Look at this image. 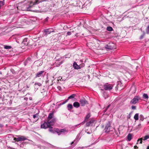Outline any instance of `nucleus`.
Instances as JSON below:
<instances>
[{
	"mask_svg": "<svg viewBox=\"0 0 149 149\" xmlns=\"http://www.w3.org/2000/svg\"><path fill=\"white\" fill-rule=\"evenodd\" d=\"M56 121V119L55 118H53L52 120L49 119L47 120V122L45 121L44 123L42 124V126L44 127H45V126L47 127H49V126L50 125H53Z\"/></svg>",
	"mask_w": 149,
	"mask_h": 149,
	"instance_id": "nucleus-1",
	"label": "nucleus"
},
{
	"mask_svg": "<svg viewBox=\"0 0 149 149\" xmlns=\"http://www.w3.org/2000/svg\"><path fill=\"white\" fill-rule=\"evenodd\" d=\"M115 47V45L113 43H110L106 45L104 48L108 50H112Z\"/></svg>",
	"mask_w": 149,
	"mask_h": 149,
	"instance_id": "nucleus-2",
	"label": "nucleus"
},
{
	"mask_svg": "<svg viewBox=\"0 0 149 149\" xmlns=\"http://www.w3.org/2000/svg\"><path fill=\"white\" fill-rule=\"evenodd\" d=\"M113 87L112 85L109 84H104L103 86L104 89L105 90L110 91L112 88Z\"/></svg>",
	"mask_w": 149,
	"mask_h": 149,
	"instance_id": "nucleus-3",
	"label": "nucleus"
},
{
	"mask_svg": "<svg viewBox=\"0 0 149 149\" xmlns=\"http://www.w3.org/2000/svg\"><path fill=\"white\" fill-rule=\"evenodd\" d=\"M96 123L95 120L93 118H92L90 120L87 122L86 124V125L87 127H89L92 126L94 124Z\"/></svg>",
	"mask_w": 149,
	"mask_h": 149,
	"instance_id": "nucleus-4",
	"label": "nucleus"
},
{
	"mask_svg": "<svg viewBox=\"0 0 149 149\" xmlns=\"http://www.w3.org/2000/svg\"><path fill=\"white\" fill-rule=\"evenodd\" d=\"M139 100V97L137 96H135L131 100L130 103L131 104H135L138 102Z\"/></svg>",
	"mask_w": 149,
	"mask_h": 149,
	"instance_id": "nucleus-5",
	"label": "nucleus"
},
{
	"mask_svg": "<svg viewBox=\"0 0 149 149\" xmlns=\"http://www.w3.org/2000/svg\"><path fill=\"white\" fill-rule=\"evenodd\" d=\"M79 102L82 106H84L88 104V101L84 98L80 99Z\"/></svg>",
	"mask_w": 149,
	"mask_h": 149,
	"instance_id": "nucleus-6",
	"label": "nucleus"
},
{
	"mask_svg": "<svg viewBox=\"0 0 149 149\" xmlns=\"http://www.w3.org/2000/svg\"><path fill=\"white\" fill-rule=\"evenodd\" d=\"M52 125H50V126H49V127H46L47 126H45V127H44L42 126V124L41 125V128H44L45 129H46L48 128H49V131L52 133H54V131L53 130V127H52Z\"/></svg>",
	"mask_w": 149,
	"mask_h": 149,
	"instance_id": "nucleus-7",
	"label": "nucleus"
},
{
	"mask_svg": "<svg viewBox=\"0 0 149 149\" xmlns=\"http://www.w3.org/2000/svg\"><path fill=\"white\" fill-rule=\"evenodd\" d=\"M111 126L109 124H107L105 126L104 129L105 132H108L110 131Z\"/></svg>",
	"mask_w": 149,
	"mask_h": 149,
	"instance_id": "nucleus-8",
	"label": "nucleus"
},
{
	"mask_svg": "<svg viewBox=\"0 0 149 149\" xmlns=\"http://www.w3.org/2000/svg\"><path fill=\"white\" fill-rule=\"evenodd\" d=\"M27 139L26 137L24 136H19L18 137V142L24 141Z\"/></svg>",
	"mask_w": 149,
	"mask_h": 149,
	"instance_id": "nucleus-9",
	"label": "nucleus"
},
{
	"mask_svg": "<svg viewBox=\"0 0 149 149\" xmlns=\"http://www.w3.org/2000/svg\"><path fill=\"white\" fill-rule=\"evenodd\" d=\"M42 2V1H40L39 0H36L35 1L33 2L32 1H31L30 2V4H32L33 5H35L36 4H39V3L41 2Z\"/></svg>",
	"mask_w": 149,
	"mask_h": 149,
	"instance_id": "nucleus-10",
	"label": "nucleus"
},
{
	"mask_svg": "<svg viewBox=\"0 0 149 149\" xmlns=\"http://www.w3.org/2000/svg\"><path fill=\"white\" fill-rule=\"evenodd\" d=\"M44 71H41L39 72L36 74V77H39L42 76V74L44 72Z\"/></svg>",
	"mask_w": 149,
	"mask_h": 149,
	"instance_id": "nucleus-11",
	"label": "nucleus"
},
{
	"mask_svg": "<svg viewBox=\"0 0 149 149\" xmlns=\"http://www.w3.org/2000/svg\"><path fill=\"white\" fill-rule=\"evenodd\" d=\"M73 66L74 69H75L78 70L81 69V67H80V66L77 65L76 62H74V63Z\"/></svg>",
	"mask_w": 149,
	"mask_h": 149,
	"instance_id": "nucleus-12",
	"label": "nucleus"
},
{
	"mask_svg": "<svg viewBox=\"0 0 149 149\" xmlns=\"http://www.w3.org/2000/svg\"><path fill=\"white\" fill-rule=\"evenodd\" d=\"M73 106L74 107L78 108L79 107L80 104L78 102H75L73 104Z\"/></svg>",
	"mask_w": 149,
	"mask_h": 149,
	"instance_id": "nucleus-13",
	"label": "nucleus"
},
{
	"mask_svg": "<svg viewBox=\"0 0 149 149\" xmlns=\"http://www.w3.org/2000/svg\"><path fill=\"white\" fill-rule=\"evenodd\" d=\"M54 116V113L53 112L50 113L49 115L48 116L47 120L52 119L53 117Z\"/></svg>",
	"mask_w": 149,
	"mask_h": 149,
	"instance_id": "nucleus-14",
	"label": "nucleus"
},
{
	"mask_svg": "<svg viewBox=\"0 0 149 149\" xmlns=\"http://www.w3.org/2000/svg\"><path fill=\"white\" fill-rule=\"evenodd\" d=\"M54 31H52L50 30V29H46L45 30V32L46 33V34H49L50 33L52 32H54Z\"/></svg>",
	"mask_w": 149,
	"mask_h": 149,
	"instance_id": "nucleus-15",
	"label": "nucleus"
},
{
	"mask_svg": "<svg viewBox=\"0 0 149 149\" xmlns=\"http://www.w3.org/2000/svg\"><path fill=\"white\" fill-rule=\"evenodd\" d=\"M27 40L28 39L26 38L24 39L22 43H23L25 45H28Z\"/></svg>",
	"mask_w": 149,
	"mask_h": 149,
	"instance_id": "nucleus-16",
	"label": "nucleus"
},
{
	"mask_svg": "<svg viewBox=\"0 0 149 149\" xmlns=\"http://www.w3.org/2000/svg\"><path fill=\"white\" fill-rule=\"evenodd\" d=\"M134 118L136 120H137L139 119V114L136 113L134 116Z\"/></svg>",
	"mask_w": 149,
	"mask_h": 149,
	"instance_id": "nucleus-17",
	"label": "nucleus"
},
{
	"mask_svg": "<svg viewBox=\"0 0 149 149\" xmlns=\"http://www.w3.org/2000/svg\"><path fill=\"white\" fill-rule=\"evenodd\" d=\"M91 114L90 113H88L85 117V121H86V120H87L88 118H89L91 117Z\"/></svg>",
	"mask_w": 149,
	"mask_h": 149,
	"instance_id": "nucleus-18",
	"label": "nucleus"
},
{
	"mask_svg": "<svg viewBox=\"0 0 149 149\" xmlns=\"http://www.w3.org/2000/svg\"><path fill=\"white\" fill-rule=\"evenodd\" d=\"M132 135L130 134H129L127 136V139L128 141H130L132 139Z\"/></svg>",
	"mask_w": 149,
	"mask_h": 149,
	"instance_id": "nucleus-19",
	"label": "nucleus"
},
{
	"mask_svg": "<svg viewBox=\"0 0 149 149\" xmlns=\"http://www.w3.org/2000/svg\"><path fill=\"white\" fill-rule=\"evenodd\" d=\"M67 107L68 110H70L72 109L73 106L72 104H69L68 105Z\"/></svg>",
	"mask_w": 149,
	"mask_h": 149,
	"instance_id": "nucleus-20",
	"label": "nucleus"
},
{
	"mask_svg": "<svg viewBox=\"0 0 149 149\" xmlns=\"http://www.w3.org/2000/svg\"><path fill=\"white\" fill-rule=\"evenodd\" d=\"M141 138H142L143 140L145 141L149 138V136L146 135L144 137H143Z\"/></svg>",
	"mask_w": 149,
	"mask_h": 149,
	"instance_id": "nucleus-21",
	"label": "nucleus"
},
{
	"mask_svg": "<svg viewBox=\"0 0 149 149\" xmlns=\"http://www.w3.org/2000/svg\"><path fill=\"white\" fill-rule=\"evenodd\" d=\"M76 96V95L75 94H74L68 97V99H71L72 98H74L75 96Z\"/></svg>",
	"mask_w": 149,
	"mask_h": 149,
	"instance_id": "nucleus-22",
	"label": "nucleus"
},
{
	"mask_svg": "<svg viewBox=\"0 0 149 149\" xmlns=\"http://www.w3.org/2000/svg\"><path fill=\"white\" fill-rule=\"evenodd\" d=\"M143 97L144 99H148V95L146 93H144L143 95Z\"/></svg>",
	"mask_w": 149,
	"mask_h": 149,
	"instance_id": "nucleus-23",
	"label": "nucleus"
},
{
	"mask_svg": "<svg viewBox=\"0 0 149 149\" xmlns=\"http://www.w3.org/2000/svg\"><path fill=\"white\" fill-rule=\"evenodd\" d=\"M113 29L112 27L111 26H108L107 28V30L109 31H111L113 30Z\"/></svg>",
	"mask_w": 149,
	"mask_h": 149,
	"instance_id": "nucleus-24",
	"label": "nucleus"
},
{
	"mask_svg": "<svg viewBox=\"0 0 149 149\" xmlns=\"http://www.w3.org/2000/svg\"><path fill=\"white\" fill-rule=\"evenodd\" d=\"M4 48L6 49H10L11 48V47L9 46L5 45Z\"/></svg>",
	"mask_w": 149,
	"mask_h": 149,
	"instance_id": "nucleus-25",
	"label": "nucleus"
},
{
	"mask_svg": "<svg viewBox=\"0 0 149 149\" xmlns=\"http://www.w3.org/2000/svg\"><path fill=\"white\" fill-rule=\"evenodd\" d=\"M144 119L143 116L142 115H140V119L141 121H143Z\"/></svg>",
	"mask_w": 149,
	"mask_h": 149,
	"instance_id": "nucleus-26",
	"label": "nucleus"
},
{
	"mask_svg": "<svg viewBox=\"0 0 149 149\" xmlns=\"http://www.w3.org/2000/svg\"><path fill=\"white\" fill-rule=\"evenodd\" d=\"M33 118L35 119L36 118H38V113H36L34 115H33Z\"/></svg>",
	"mask_w": 149,
	"mask_h": 149,
	"instance_id": "nucleus-27",
	"label": "nucleus"
},
{
	"mask_svg": "<svg viewBox=\"0 0 149 149\" xmlns=\"http://www.w3.org/2000/svg\"><path fill=\"white\" fill-rule=\"evenodd\" d=\"M4 4V3L3 1H0V8L3 6Z\"/></svg>",
	"mask_w": 149,
	"mask_h": 149,
	"instance_id": "nucleus-28",
	"label": "nucleus"
},
{
	"mask_svg": "<svg viewBox=\"0 0 149 149\" xmlns=\"http://www.w3.org/2000/svg\"><path fill=\"white\" fill-rule=\"evenodd\" d=\"M88 45L89 46H92L93 47L95 45L94 43H93L92 42H90L88 43Z\"/></svg>",
	"mask_w": 149,
	"mask_h": 149,
	"instance_id": "nucleus-29",
	"label": "nucleus"
},
{
	"mask_svg": "<svg viewBox=\"0 0 149 149\" xmlns=\"http://www.w3.org/2000/svg\"><path fill=\"white\" fill-rule=\"evenodd\" d=\"M146 32L147 34L149 33V25L146 28Z\"/></svg>",
	"mask_w": 149,
	"mask_h": 149,
	"instance_id": "nucleus-30",
	"label": "nucleus"
},
{
	"mask_svg": "<svg viewBox=\"0 0 149 149\" xmlns=\"http://www.w3.org/2000/svg\"><path fill=\"white\" fill-rule=\"evenodd\" d=\"M34 85L35 86L38 85L39 86H42V84L40 83H36Z\"/></svg>",
	"mask_w": 149,
	"mask_h": 149,
	"instance_id": "nucleus-31",
	"label": "nucleus"
},
{
	"mask_svg": "<svg viewBox=\"0 0 149 149\" xmlns=\"http://www.w3.org/2000/svg\"><path fill=\"white\" fill-rule=\"evenodd\" d=\"M142 140H143L142 138H140V139H138L137 140V141L138 142L139 141H140V143L141 144V143H142Z\"/></svg>",
	"mask_w": 149,
	"mask_h": 149,
	"instance_id": "nucleus-32",
	"label": "nucleus"
},
{
	"mask_svg": "<svg viewBox=\"0 0 149 149\" xmlns=\"http://www.w3.org/2000/svg\"><path fill=\"white\" fill-rule=\"evenodd\" d=\"M66 131V130L64 129L60 130V133L64 132Z\"/></svg>",
	"mask_w": 149,
	"mask_h": 149,
	"instance_id": "nucleus-33",
	"label": "nucleus"
},
{
	"mask_svg": "<svg viewBox=\"0 0 149 149\" xmlns=\"http://www.w3.org/2000/svg\"><path fill=\"white\" fill-rule=\"evenodd\" d=\"M30 59L29 58H27V59L26 60V61H25V62H24V63H25V65H26L27 64V62H28V61H29L30 60Z\"/></svg>",
	"mask_w": 149,
	"mask_h": 149,
	"instance_id": "nucleus-34",
	"label": "nucleus"
},
{
	"mask_svg": "<svg viewBox=\"0 0 149 149\" xmlns=\"http://www.w3.org/2000/svg\"><path fill=\"white\" fill-rule=\"evenodd\" d=\"M110 104L109 105L107 106V107H106V109L104 111V112H105L107 111V110L110 107Z\"/></svg>",
	"mask_w": 149,
	"mask_h": 149,
	"instance_id": "nucleus-35",
	"label": "nucleus"
},
{
	"mask_svg": "<svg viewBox=\"0 0 149 149\" xmlns=\"http://www.w3.org/2000/svg\"><path fill=\"white\" fill-rule=\"evenodd\" d=\"M55 132H56L57 133L59 134V133H60V130L58 129H56ZM59 134H58V135Z\"/></svg>",
	"mask_w": 149,
	"mask_h": 149,
	"instance_id": "nucleus-36",
	"label": "nucleus"
},
{
	"mask_svg": "<svg viewBox=\"0 0 149 149\" xmlns=\"http://www.w3.org/2000/svg\"><path fill=\"white\" fill-rule=\"evenodd\" d=\"M14 140L18 142V138L14 137Z\"/></svg>",
	"mask_w": 149,
	"mask_h": 149,
	"instance_id": "nucleus-37",
	"label": "nucleus"
},
{
	"mask_svg": "<svg viewBox=\"0 0 149 149\" xmlns=\"http://www.w3.org/2000/svg\"><path fill=\"white\" fill-rule=\"evenodd\" d=\"M132 109L135 110V109H136V107L135 106H132Z\"/></svg>",
	"mask_w": 149,
	"mask_h": 149,
	"instance_id": "nucleus-38",
	"label": "nucleus"
},
{
	"mask_svg": "<svg viewBox=\"0 0 149 149\" xmlns=\"http://www.w3.org/2000/svg\"><path fill=\"white\" fill-rule=\"evenodd\" d=\"M67 34L68 35H70L71 34V31L70 32H68L67 33Z\"/></svg>",
	"mask_w": 149,
	"mask_h": 149,
	"instance_id": "nucleus-39",
	"label": "nucleus"
},
{
	"mask_svg": "<svg viewBox=\"0 0 149 149\" xmlns=\"http://www.w3.org/2000/svg\"><path fill=\"white\" fill-rule=\"evenodd\" d=\"M75 141H72V142L70 144L71 145H72V144H73L74 143V142Z\"/></svg>",
	"mask_w": 149,
	"mask_h": 149,
	"instance_id": "nucleus-40",
	"label": "nucleus"
},
{
	"mask_svg": "<svg viewBox=\"0 0 149 149\" xmlns=\"http://www.w3.org/2000/svg\"><path fill=\"white\" fill-rule=\"evenodd\" d=\"M134 148L135 149H137V148H138V147H137V146H134Z\"/></svg>",
	"mask_w": 149,
	"mask_h": 149,
	"instance_id": "nucleus-41",
	"label": "nucleus"
},
{
	"mask_svg": "<svg viewBox=\"0 0 149 149\" xmlns=\"http://www.w3.org/2000/svg\"><path fill=\"white\" fill-rule=\"evenodd\" d=\"M69 99H68H68L66 100L65 102L64 103H65L66 102H68V100Z\"/></svg>",
	"mask_w": 149,
	"mask_h": 149,
	"instance_id": "nucleus-42",
	"label": "nucleus"
},
{
	"mask_svg": "<svg viewBox=\"0 0 149 149\" xmlns=\"http://www.w3.org/2000/svg\"><path fill=\"white\" fill-rule=\"evenodd\" d=\"M3 126V125L1 124H0V127H2Z\"/></svg>",
	"mask_w": 149,
	"mask_h": 149,
	"instance_id": "nucleus-43",
	"label": "nucleus"
},
{
	"mask_svg": "<svg viewBox=\"0 0 149 149\" xmlns=\"http://www.w3.org/2000/svg\"><path fill=\"white\" fill-rule=\"evenodd\" d=\"M141 124H139V125H138V126L139 127L140 126H141Z\"/></svg>",
	"mask_w": 149,
	"mask_h": 149,
	"instance_id": "nucleus-44",
	"label": "nucleus"
},
{
	"mask_svg": "<svg viewBox=\"0 0 149 149\" xmlns=\"http://www.w3.org/2000/svg\"><path fill=\"white\" fill-rule=\"evenodd\" d=\"M147 149H149V146L147 147Z\"/></svg>",
	"mask_w": 149,
	"mask_h": 149,
	"instance_id": "nucleus-45",
	"label": "nucleus"
},
{
	"mask_svg": "<svg viewBox=\"0 0 149 149\" xmlns=\"http://www.w3.org/2000/svg\"><path fill=\"white\" fill-rule=\"evenodd\" d=\"M143 36L141 37V39H142L143 38Z\"/></svg>",
	"mask_w": 149,
	"mask_h": 149,
	"instance_id": "nucleus-46",
	"label": "nucleus"
},
{
	"mask_svg": "<svg viewBox=\"0 0 149 149\" xmlns=\"http://www.w3.org/2000/svg\"><path fill=\"white\" fill-rule=\"evenodd\" d=\"M27 88H29V86H27Z\"/></svg>",
	"mask_w": 149,
	"mask_h": 149,
	"instance_id": "nucleus-47",
	"label": "nucleus"
},
{
	"mask_svg": "<svg viewBox=\"0 0 149 149\" xmlns=\"http://www.w3.org/2000/svg\"><path fill=\"white\" fill-rule=\"evenodd\" d=\"M101 90H102V91H103V89H101Z\"/></svg>",
	"mask_w": 149,
	"mask_h": 149,
	"instance_id": "nucleus-48",
	"label": "nucleus"
}]
</instances>
